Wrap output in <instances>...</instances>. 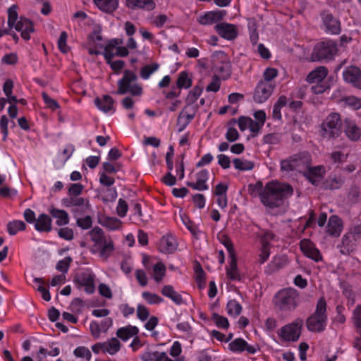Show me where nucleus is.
Wrapping results in <instances>:
<instances>
[{"mask_svg":"<svg viewBox=\"0 0 361 361\" xmlns=\"http://www.w3.org/2000/svg\"><path fill=\"white\" fill-rule=\"evenodd\" d=\"M261 243L262 245L267 244V246H270L269 241L275 238V235L270 231H264L261 234Z\"/></svg>","mask_w":361,"mask_h":361,"instance_id":"60","label":"nucleus"},{"mask_svg":"<svg viewBox=\"0 0 361 361\" xmlns=\"http://www.w3.org/2000/svg\"><path fill=\"white\" fill-rule=\"evenodd\" d=\"M325 172L324 166H312L310 164L306 170L302 171V174L313 185H318L319 179L323 178Z\"/></svg>","mask_w":361,"mask_h":361,"instance_id":"11","label":"nucleus"},{"mask_svg":"<svg viewBox=\"0 0 361 361\" xmlns=\"http://www.w3.org/2000/svg\"><path fill=\"white\" fill-rule=\"evenodd\" d=\"M161 294L170 298L176 305H180L184 303V300L180 294L176 292L173 286L170 285L164 286L161 289Z\"/></svg>","mask_w":361,"mask_h":361,"instance_id":"28","label":"nucleus"},{"mask_svg":"<svg viewBox=\"0 0 361 361\" xmlns=\"http://www.w3.org/2000/svg\"><path fill=\"white\" fill-rule=\"evenodd\" d=\"M220 88V80H219V77L215 74L213 78H212V81L211 83H209L207 88H206V90L207 92H217Z\"/></svg>","mask_w":361,"mask_h":361,"instance_id":"59","label":"nucleus"},{"mask_svg":"<svg viewBox=\"0 0 361 361\" xmlns=\"http://www.w3.org/2000/svg\"><path fill=\"white\" fill-rule=\"evenodd\" d=\"M63 204L66 207H80L85 203L83 197H78L77 196H70L69 197L62 200Z\"/></svg>","mask_w":361,"mask_h":361,"instance_id":"36","label":"nucleus"},{"mask_svg":"<svg viewBox=\"0 0 361 361\" xmlns=\"http://www.w3.org/2000/svg\"><path fill=\"white\" fill-rule=\"evenodd\" d=\"M58 235L60 238L67 240H71L74 236L73 231L68 227L60 228Z\"/></svg>","mask_w":361,"mask_h":361,"instance_id":"55","label":"nucleus"},{"mask_svg":"<svg viewBox=\"0 0 361 361\" xmlns=\"http://www.w3.org/2000/svg\"><path fill=\"white\" fill-rule=\"evenodd\" d=\"M326 302L324 298H320L314 312L307 319L306 326L310 331L322 332L326 329Z\"/></svg>","mask_w":361,"mask_h":361,"instance_id":"3","label":"nucleus"},{"mask_svg":"<svg viewBox=\"0 0 361 361\" xmlns=\"http://www.w3.org/2000/svg\"><path fill=\"white\" fill-rule=\"evenodd\" d=\"M25 228V224L20 220H14L8 222L7 224V231L11 235H16L18 231H24Z\"/></svg>","mask_w":361,"mask_h":361,"instance_id":"34","label":"nucleus"},{"mask_svg":"<svg viewBox=\"0 0 361 361\" xmlns=\"http://www.w3.org/2000/svg\"><path fill=\"white\" fill-rule=\"evenodd\" d=\"M355 233H348L345 235L341 241V245H338L340 252L343 255H348L353 252L355 247Z\"/></svg>","mask_w":361,"mask_h":361,"instance_id":"21","label":"nucleus"},{"mask_svg":"<svg viewBox=\"0 0 361 361\" xmlns=\"http://www.w3.org/2000/svg\"><path fill=\"white\" fill-rule=\"evenodd\" d=\"M275 88L274 83H268L266 81H259L255 90L253 99L255 102L261 104L268 99Z\"/></svg>","mask_w":361,"mask_h":361,"instance_id":"10","label":"nucleus"},{"mask_svg":"<svg viewBox=\"0 0 361 361\" xmlns=\"http://www.w3.org/2000/svg\"><path fill=\"white\" fill-rule=\"evenodd\" d=\"M121 224V221L116 217H106L104 219V225L110 229L114 230L118 228Z\"/></svg>","mask_w":361,"mask_h":361,"instance_id":"51","label":"nucleus"},{"mask_svg":"<svg viewBox=\"0 0 361 361\" xmlns=\"http://www.w3.org/2000/svg\"><path fill=\"white\" fill-rule=\"evenodd\" d=\"M345 104L355 109L361 108V99L353 96L347 97L344 99Z\"/></svg>","mask_w":361,"mask_h":361,"instance_id":"56","label":"nucleus"},{"mask_svg":"<svg viewBox=\"0 0 361 361\" xmlns=\"http://www.w3.org/2000/svg\"><path fill=\"white\" fill-rule=\"evenodd\" d=\"M126 6L133 10L143 9L150 11L154 9L156 4L154 0H126Z\"/></svg>","mask_w":361,"mask_h":361,"instance_id":"19","label":"nucleus"},{"mask_svg":"<svg viewBox=\"0 0 361 361\" xmlns=\"http://www.w3.org/2000/svg\"><path fill=\"white\" fill-rule=\"evenodd\" d=\"M226 308L228 314L233 317H238L242 311V306L235 300L228 301Z\"/></svg>","mask_w":361,"mask_h":361,"instance_id":"37","label":"nucleus"},{"mask_svg":"<svg viewBox=\"0 0 361 361\" xmlns=\"http://www.w3.org/2000/svg\"><path fill=\"white\" fill-rule=\"evenodd\" d=\"M74 355L78 357H85L87 361L90 360L92 356L90 350L84 346L78 347L74 350Z\"/></svg>","mask_w":361,"mask_h":361,"instance_id":"49","label":"nucleus"},{"mask_svg":"<svg viewBox=\"0 0 361 361\" xmlns=\"http://www.w3.org/2000/svg\"><path fill=\"white\" fill-rule=\"evenodd\" d=\"M13 27L21 32V37L25 40H29L30 39V34L34 32L32 22L24 17H20Z\"/></svg>","mask_w":361,"mask_h":361,"instance_id":"14","label":"nucleus"},{"mask_svg":"<svg viewBox=\"0 0 361 361\" xmlns=\"http://www.w3.org/2000/svg\"><path fill=\"white\" fill-rule=\"evenodd\" d=\"M293 194V187L285 183L271 181L268 183L260 193L262 203L269 208L281 207Z\"/></svg>","mask_w":361,"mask_h":361,"instance_id":"1","label":"nucleus"},{"mask_svg":"<svg viewBox=\"0 0 361 361\" xmlns=\"http://www.w3.org/2000/svg\"><path fill=\"white\" fill-rule=\"evenodd\" d=\"M137 77L131 71L126 70L123 76L118 81L117 94L130 93L133 96H140L142 93V88L136 83Z\"/></svg>","mask_w":361,"mask_h":361,"instance_id":"5","label":"nucleus"},{"mask_svg":"<svg viewBox=\"0 0 361 361\" xmlns=\"http://www.w3.org/2000/svg\"><path fill=\"white\" fill-rule=\"evenodd\" d=\"M142 298L149 303V304H159L164 301V299L159 296L157 294L152 293L148 291H145L142 294Z\"/></svg>","mask_w":361,"mask_h":361,"instance_id":"43","label":"nucleus"},{"mask_svg":"<svg viewBox=\"0 0 361 361\" xmlns=\"http://www.w3.org/2000/svg\"><path fill=\"white\" fill-rule=\"evenodd\" d=\"M219 240L221 242V243H222L227 249L230 257H233V256L235 255L233 244L228 235H221V236H219Z\"/></svg>","mask_w":361,"mask_h":361,"instance_id":"42","label":"nucleus"},{"mask_svg":"<svg viewBox=\"0 0 361 361\" xmlns=\"http://www.w3.org/2000/svg\"><path fill=\"white\" fill-rule=\"evenodd\" d=\"M159 65L157 63L145 66L140 71L141 78L145 80L148 79L149 77L159 68Z\"/></svg>","mask_w":361,"mask_h":361,"instance_id":"41","label":"nucleus"},{"mask_svg":"<svg viewBox=\"0 0 361 361\" xmlns=\"http://www.w3.org/2000/svg\"><path fill=\"white\" fill-rule=\"evenodd\" d=\"M212 68L222 79L226 80L231 76V65L228 57L222 51H217L212 56Z\"/></svg>","mask_w":361,"mask_h":361,"instance_id":"8","label":"nucleus"},{"mask_svg":"<svg viewBox=\"0 0 361 361\" xmlns=\"http://www.w3.org/2000/svg\"><path fill=\"white\" fill-rule=\"evenodd\" d=\"M128 208V207L127 202L121 198L119 199L116 208L117 214L120 217H124L126 215Z\"/></svg>","mask_w":361,"mask_h":361,"instance_id":"57","label":"nucleus"},{"mask_svg":"<svg viewBox=\"0 0 361 361\" xmlns=\"http://www.w3.org/2000/svg\"><path fill=\"white\" fill-rule=\"evenodd\" d=\"M177 243L173 236H163L159 242V250L164 253H172L177 249Z\"/></svg>","mask_w":361,"mask_h":361,"instance_id":"20","label":"nucleus"},{"mask_svg":"<svg viewBox=\"0 0 361 361\" xmlns=\"http://www.w3.org/2000/svg\"><path fill=\"white\" fill-rule=\"evenodd\" d=\"M341 220L336 215L331 216L327 225V233L332 236L337 237L342 230Z\"/></svg>","mask_w":361,"mask_h":361,"instance_id":"25","label":"nucleus"},{"mask_svg":"<svg viewBox=\"0 0 361 361\" xmlns=\"http://www.w3.org/2000/svg\"><path fill=\"white\" fill-rule=\"evenodd\" d=\"M67 37V32L63 31L61 33L57 42L59 50L63 54H66L69 51V47L66 45Z\"/></svg>","mask_w":361,"mask_h":361,"instance_id":"48","label":"nucleus"},{"mask_svg":"<svg viewBox=\"0 0 361 361\" xmlns=\"http://www.w3.org/2000/svg\"><path fill=\"white\" fill-rule=\"evenodd\" d=\"M94 245L91 248L93 253L99 252L100 257L106 259L114 250V243L109 236L104 235L99 227H94L88 233Z\"/></svg>","mask_w":361,"mask_h":361,"instance_id":"2","label":"nucleus"},{"mask_svg":"<svg viewBox=\"0 0 361 361\" xmlns=\"http://www.w3.org/2000/svg\"><path fill=\"white\" fill-rule=\"evenodd\" d=\"M344 183V178L342 177H329L323 183L324 188L326 190H336L340 188Z\"/></svg>","mask_w":361,"mask_h":361,"instance_id":"33","label":"nucleus"},{"mask_svg":"<svg viewBox=\"0 0 361 361\" xmlns=\"http://www.w3.org/2000/svg\"><path fill=\"white\" fill-rule=\"evenodd\" d=\"M202 90V87H200L198 85L195 86L193 90L189 92L186 98V102L188 104L194 103L201 94Z\"/></svg>","mask_w":361,"mask_h":361,"instance_id":"47","label":"nucleus"},{"mask_svg":"<svg viewBox=\"0 0 361 361\" xmlns=\"http://www.w3.org/2000/svg\"><path fill=\"white\" fill-rule=\"evenodd\" d=\"M344 132L346 136L353 141H357L361 136V130L350 120H345Z\"/></svg>","mask_w":361,"mask_h":361,"instance_id":"22","label":"nucleus"},{"mask_svg":"<svg viewBox=\"0 0 361 361\" xmlns=\"http://www.w3.org/2000/svg\"><path fill=\"white\" fill-rule=\"evenodd\" d=\"M117 197V191L116 188H108L105 191L104 196L102 197L104 202H114Z\"/></svg>","mask_w":361,"mask_h":361,"instance_id":"61","label":"nucleus"},{"mask_svg":"<svg viewBox=\"0 0 361 361\" xmlns=\"http://www.w3.org/2000/svg\"><path fill=\"white\" fill-rule=\"evenodd\" d=\"M195 275H196L197 283L204 282V279H205V273H204L201 264L198 262H197L195 264Z\"/></svg>","mask_w":361,"mask_h":361,"instance_id":"64","label":"nucleus"},{"mask_svg":"<svg viewBox=\"0 0 361 361\" xmlns=\"http://www.w3.org/2000/svg\"><path fill=\"white\" fill-rule=\"evenodd\" d=\"M338 53L337 44L331 39L317 43L312 51L311 58L314 61H330Z\"/></svg>","mask_w":361,"mask_h":361,"instance_id":"6","label":"nucleus"},{"mask_svg":"<svg viewBox=\"0 0 361 361\" xmlns=\"http://www.w3.org/2000/svg\"><path fill=\"white\" fill-rule=\"evenodd\" d=\"M247 345V342L243 338H236L229 344V348L231 351L242 352L245 350V347Z\"/></svg>","mask_w":361,"mask_h":361,"instance_id":"44","label":"nucleus"},{"mask_svg":"<svg viewBox=\"0 0 361 361\" xmlns=\"http://www.w3.org/2000/svg\"><path fill=\"white\" fill-rule=\"evenodd\" d=\"M263 189H264V188H263L262 183L261 182H257L255 185L250 184L248 185V190L250 191V193L252 196L259 195V197H260V193L262 192Z\"/></svg>","mask_w":361,"mask_h":361,"instance_id":"63","label":"nucleus"},{"mask_svg":"<svg viewBox=\"0 0 361 361\" xmlns=\"http://www.w3.org/2000/svg\"><path fill=\"white\" fill-rule=\"evenodd\" d=\"M138 329L136 326H127L126 327L120 328L117 330V336L123 341H127L133 336L138 334Z\"/></svg>","mask_w":361,"mask_h":361,"instance_id":"31","label":"nucleus"},{"mask_svg":"<svg viewBox=\"0 0 361 361\" xmlns=\"http://www.w3.org/2000/svg\"><path fill=\"white\" fill-rule=\"evenodd\" d=\"M300 246L302 252L305 256L313 260L318 262L322 259V256L318 249L314 247V245L308 239H303L300 243Z\"/></svg>","mask_w":361,"mask_h":361,"instance_id":"16","label":"nucleus"},{"mask_svg":"<svg viewBox=\"0 0 361 361\" xmlns=\"http://www.w3.org/2000/svg\"><path fill=\"white\" fill-rule=\"evenodd\" d=\"M233 162L235 168L240 171L252 170L254 167V163L248 160H243L239 158H235L233 159Z\"/></svg>","mask_w":361,"mask_h":361,"instance_id":"35","label":"nucleus"},{"mask_svg":"<svg viewBox=\"0 0 361 361\" xmlns=\"http://www.w3.org/2000/svg\"><path fill=\"white\" fill-rule=\"evenodd\" d=\"M231 258L229 267L226 269V274L232 281L240 280V274L237 267V259L235 255Z\"/></svg>","mask_w":361,"mask_h":361,"instance_id":"32","label":"nucleus"},{"mask_svg":"<svg viewBox=\"0 0 361 361\" xmlns=\"http://www.w3.org/2000/svg\"><path fill=\"white\" fill-rule=\"evenodd\" d=\"M322 20L326 32L336 35L341 32V23L338 20L333 16V15L327 11H324L322 14Z\"/></svg>","mask_w":361,"mask_h":361,"instance_id":"13","label":"nucleus"},{"mask_svg":"<svg viewBox=\"0 0 361 361\" xmlns=\"http://www.w3.org/2000/svg\"><path fill=\"white\" fill-rule=\"evenodd\" d=\"M77 225L82 229H88L92 227V220L90 216H86L84 218L77 219Z\"/></svg>","mask_w":361,"mask_h":361,"instance_id":"53","label":"nucleus"},{"mask_svg":"<svg viewBox=\"0 0 361 361\" xmlns=\"http://www.w3.org/2000/svg\"><path fill=\"white\" fill-rule=\"evenodd\" d=\"M49 213L54 218L57 219L56 224L58 226H64L68 224V214L65 210L51 208Z\"/></svg>","mask_w":361,"mask_h":361,"instance_id":"30","label":"nucleus"},{"mask_svg":"<svg viewBox=\"0 0 361 361\" xmlns=\"http://www.w3.org/2000/svg\"><path fill=\"white\" fill-rule=\"evenodd\" d=\"M212 321L219 328L228 329L229 323L226 317L221 316L217 313H213Z\"/></svg>","mask_w":361,"mask_h":361,"instance_id":"45","label":"nucleus"},{"mask_svg":"<svg viewBox=\"0 0 361 361\" xmlns=\"http://www.w3.org/2000/svg\"><path fill=\"white\" fill-rule=\"evenodd\" d=\"M120 341L116 338H112L106 343V348L104 349V352H107L111 355H114L120 350Z\"/></svg>","mask_w":361,"mask_h":361,"instance_id":"39","label":"nucleus"},{"mask_svg":"<svg viewBox=\"0 0 361 361\" xmlns=\"http://www.w3.org/2000/svg\"><path fill=\"white\" fill-rule=\"evenodd\" d=\"M277 75V71L275 68H268L265 70L264 73V80H262L261 81H266L268 82V83H274L272 82V80L276 77Z\"/></svg>","mask_w":361,"mask_h":361,"instance_id":"58","label":"nucleus"},{"mask_svg":"<svg viewBox=\"0 0 361 361\" xmlns=\"http://www.w3.org/2000/svg\"><path fill=\"white\" fill-rule=\"evenodd\" d=\"M343 79L354 87L361 89V71L355 66L348 67L343 73Z\"/></svg>","mask_w":361,"mask_h":361,"instance_id":"12","label":"nucleus"},{"mask_svg":"<svg viewBox=\"0 0 361 361\" xmlns=\"http://www.w3.org/2000/svg\"><path fill=\"white\" fill-rule=\"evenodd\" d=\"M354 324L359 332H361V305H358L353 312Z\"/></svg>","mask_w":361,"mask_h":361,"instance_id":"62","label":"nucleus"},{"mask_svg":"<svg viewBox=\"0 0 361 361\" xmlns=\"http://www.w3.org/2000/svg\"><path fill=\"white\" fill-rule=\"evenodd\" d=\"M217 33L228 40L235 39L238 35V31L235 26L233 24L221 23L215 26Z\"/></svg>","mask_w":361,"mask_h":361,"instance_id":"17","label":"nucleus"},{"mask_svg":"<svg viewBox=\"0 0 361 361\" xmlns=\"http://www.w3.org/2000/svg\"><path fill=\"white\" fill-rule=\"evenodd\" d=\"M94 104L99 109L107 113L114 109V100L109 95H104L102 99L95 98Z\"/></svg>","mask_w":361,"mask_h":361,"instance_id":"26","label":"nucleus"},{"mask_svg":"<svg viewBox=\"0 0 361 361\" xmlns=\"http://www.w3.org/2000/svg\"><path fill=\"white\" fill-rule=\"evenodd\" d=\"M274 305L283 311H291L296 308L299 302V293L293 288H284L274 295Z\"/></svg>","mask_w":361,"mask_h":361,"instance_id":"4","label":"nucleus"},{"mask_svg":"<svg viewBox=\"0 0 361 361\" xmlns=\"http://www.w3.org/2000/svg\"><path fill=\"white\" fill-rule=\"evenodd\" d=\"M94 4L102 11L112 13L118 7V0H93Z\"/></svg>","mask_w":361,"mask_h":361,"instance_id":"23","label":"nucleus"},{"mask_svg":"<svg viewBox=\"0 0 361 361\" xmlns=\"http://www.w3.org/2000/svg\"><path fill=\"white\" fill-rule=\"evenodd\" d=\"M51 219L47 214L39 215L35 221V228L39 232H49L51 231Z\"/></svg>","mask_w":361,"mask_h":361,"instance_id":"24","label":"nucleus"},{"mask_svg":"<svg viewBox=\"0 0 361 361\" xmlns=\"http://www.w3.org/2000/svg\"><path fill=\"white\" fill-rule=\"evenodd\" d=\"M42 96L44 103L49 108L54 111L59 108V103L56 100L51 99L46 92H43L42 93Z\"/></svg>","mask_w":361,"mask_h":361,"instance_id":"52","label":"nucleus"},{"mask_svg":"<svg viewBox=\"0 0 361 361\" xmlns=\"http://www.w3.org/2000/svg\"><path fill=\"white\" fill-rule=\"evenodd\" d=\"M327 69L324 66H320L310 72L306 78V80L310 83L319 82L327 75Z\"/></svg>","mask_w":361,"mask_h":361,"instance_id":"27","label":"nucleus"},{"mask_svg":"<svg viewBox=\"0 0 361 361\" xmlns=\"http://www.w3.org/2000/svg\"><path fill=\"white\" fill-rule=\"evenodd\" d=\"M178 88L188 89L192 85V80L188 78V73L185 71L181 72L176 82Z\"/></svg>","mask_w":361,"mask_h":361,"instance_id":"40","label":"nucleus"},{"mask_svg":"<svg viewBox=\"0 0 361 361\" xmlns=\"http://www.w3.org/2000/svg\"><path fill=\"white\" fill-rule=\"evenodd\" d=\"M73 281L78 285L79 288L84 286L87 293L91 294L94 293L95 286L92 275L83 274L80 278L74 279Z\"/></svg>","mask_w":361,"mask_h":361,"instance_id":"18","label":"nucleus"},{"mask_svg":"<svg viewBox=\"0 0 361 361\" xmlns=\"http://www.w3.org/2000/svg\"><path fill=\"white\" fill-rule=\"evenodd\" d=\"M360 195H361V192H360L359 188L357 187L356 185H353L350 187V188L349 190V192L348 194V197L349 200H350L352 202L355 203L359 201Z\"/></svg>","mask_w":361,"mask_h":361,"instance_id":"50","label":"nucleus"},{"mask_svg":"<svg viewBox=\"0 0 361 361\" xmlns=\"http://www.w3.org/2000/svg\"><path fill=\"white\" fill-rule=\"evenodd\" d=\"M143 361H173L170 359L166 353L155 352H145L142 355Z\"/></svg>","mask_w":361,"mask_h":361,"instance_id":"29","label":"nucleus"},{"mask_svg":"<svg viewBox=\"0 0 361 361\" xmlns=\"http://www.w3.org/2000/svg\"><path fill=\"white\" fill-rule=\"evenodd\" d=\"M83 185L80 183H73L70 185L68 188V195L69 196H78L80 195L83 190Z\"/></svg>","mask_w":361,"mask_h":361,"instance_id":"54","label":"nucleus"},{"mask_svg":"<svg viewBox=\"0 0 361 361\" xmlns=\"http://www.w3.org/2000/svg\"><path fill=\"white\" fill-rule=\"evenodd\" d=\"M72 261L73 259L71 257H66L64 259L57 262L56 266V270L63 274L67 273Z\"/></svg>","mask_w":361,"mask_h":361,"instance_id":"46","label":"nucleus"},{"mask_svg":"<svg viewBox=\"0 0 361 361\" xmlns=\"http://www.w3.org/2000/svg\"><path fill=\"white\" fill-rule=\"evenodd\" d=\"M17 9V5H13L8 9V25L10 29L18 21Z\"/></svg>","mask_w":361,"mask_h":361,"instance_id":"38","label":"nucleus"},{"mask_svg":"<svg viewBox=\"0 0 361 361\" xmlns=\"http://www.w3.org/2000/svg\"><path fill=\"white\" fill-rule=\"evenodd\" d=\"M303 321L301 319H297L291 324L283 326L279 331V335L285 341H296L300 335V329Z\"/></svg>","mask_w":361,"mask_h":361,"instance_id":"9","label":"nucleus"},{"mask_svg":"<svg viewBox=\"0 0 361 361\" xmlns=\"http://www.w3.org/2000/svg\"><path fill=\"white\" fill-rule=\"evenodd\" d=\"M295 170L302 172L312 163L311 155L308 152H302L292 156Z\"/></svg>","mask_w":361,"mask_h":361,"instance_id":"15","label":"nucleus"},{"mask_svg":"<svg viewBox=\"0 0 361 361\" xmlns=\"http://www.w3.org/2000/svg\"><path fill=\"white\" fill-rule=\"evenodd\" d=\"M322 136L326 138L338 137L342 133V121L337 113L330 114L322 124Z\"/></svg>","mask_w":361,"mask_h":361,"instance_id":"7","label":"nucleus"}]
</instances>
